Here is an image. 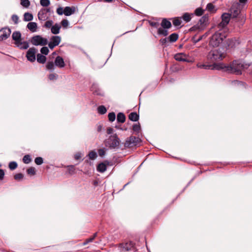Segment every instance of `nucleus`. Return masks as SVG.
<instances>
[{
  "label": "nucleus",
  "mask_w": 252,
  "mask_h": 252,
  "mask_svg": "<svg viewBox=\"0 0 252 252\" xmlns=\"http://www.w3.org/2000/svg\"><path fill=\"white\" fill-rule=\"evenodd\" d=\"M139 115L136 112H131L128 115V118L130 120L133 122H136L139 120Z\"/></svg>",
  "instance_id": "412c9836"
},
{
  "label": "nucleus",
  "mask_w": 252,
  "mask_h": 252,
  "mask_svg": "<svg viewBox=\"0 0 252 252\" xmlns=\"http://www.w3.org/2000/svg\"><path fill=\"white\" fill-rule=\"evenodd\" d=\"M204 13V10H203L201 8H197L195 9L194 11V13L196 15L198 16H201Z\"/></svg>",
  "instance_id": "58836bf2"
},
{
  "label": "nucleus",
  "mask_w": 252,
  "mask_h": 252,
  "mask_svg": "<svg viewBox=\"0 0 252 252\" xmlns=\"http://www.w3.org/2000/svg\"><path fill=\"white\" fill-rule=\"evenodd\" d=\"M182 24V20L179 18H176L173 20V24L175 26H179Z\"/></svg>",
  "instance_id": "72a5a7b5"
},
{
  "label": "nucleus",
  "mask_w": 252,
  "mask_h": 252,
  "mask_svg": "<svg viewBox=\"0 0 252 252\" xmlns=\"http://www.w3.org/2000/svg\"><path fill=\"white\" fill-rule=\"evenodd\" d=\"M61 24L63 28H66L68 25V21L66 19H63L62 21Z\"/></svg>",
  "instance_id": "5fc2aeb1"
},
{
  "label": "nucleus",
  "mask_w": 252,
  "mask_h": 252,
  "mask_svg": "<svg viewBox=\"0 0 252 252\" xmlns=\"http://www.w3.org/2000/svg\"><path fill=\"white\" fill-rule=\"evenodd\" d=\"M105 142V145L110 148H115L120 144V140L116 134L110 136Z\"/></svg>",
  "instance_id": "20e7f679"
},
{
  "label": "nucleus",
  "mask_w": 252,
  "mask_h": 252,
  "mask_svg": "<svg viewBox=\"0 0 252 252\" xmlns=\"http://www.w3.org/2000/svg\"><path fill=\"white\" fill-rule=\"evenodd\" d=\"M140 142V139L135 136H131L126 140L124 146L125 147L130 148L136 146Z\"/></svg>",
  "instance_id": "6e6552de"
},
{
  "label": "nucleus",
  "mask_w": 252,
  "mask_h": 252,
  "mask_svg": "<svg viewBox=\"0 0 252 252\" xmlns=\"http://www.w3.org/2000/svg\"><path fill=\"white\" fill-rule=\"evenodd\" d=\"M96 169L97 171L100 173H103L107 169V165L104 162H101L98 164Z\"/></svg>",
  "instance_id": "aec40b11"
},
{
  "label": "nucleus",
  "mask_w": 252,
  "mask_h": 252,
  "mask_svg": "<svg viewBox=\"0 0 252 252\" xmlns=\"http://www.w3.org/2000/svg\"><path fill=\"white\" fill-rule=\"evenodd\" d=\"M34 161L37 165H41L43 162V158L41 157L36 158Z\"/></svg>",
  "instance_id": "09e8293b"
},
{
  "label": "nucleus",
  "mask_w": 252,
  "mask_h": 252,
  "mask_svg": "<svg viewBox=\"0 0 252 252\" xmlns=\"http://www.w3.org/2000/svg\"><path fill=\"white\" fill-rule=\"evenodd\" d=\"M60 29L61 26L59 25L56 24L51 27V31L52 33L56 34L59 33Z\"/></svg>",
  "instance_id": "5701e85b"
},
{
  "label": "nucleus",
  "mask_w": 252,
  "mask_h": 252,
  "mask_svg": "<svg viewBox=\"0 0 252 252\" xmlns=\"http://www.w3.org/2000/svg\"><path fill=\"white\" fill-rule=\"evenodd\" d=\"M197 66L200 68H204V69H209L212 66V65H206V64L199 63L197 64Z\"/></svg>",
  "instance_id": "c03bdc74"
},
{
  "label": "nucleus",
  "mask_w": 252,
  "mask_h": 252,
  "mask_svg": "<svg viewBox=\"0 0 252 252\" xmlns=\"http://www.w3.org/2000/svg\"><path fill=\"white\" fill-rule=\"evenodd\" d=\"M27 28L32 32H36L37 25L35 22H30L27 24Z\"/></svg>",
  "instance_id": "6ab92c4d"
},
{
  "label": "nucleus",
  "mask_w": 252,
  "mask_h": 252,
  "mask_svg": "<svg viewBox=\"0 0 252 252\" xmlns=\"http://www.w3.org/2000/svg\"><path fill=\"white\" fill-rule=\"evenodd\" d=\"M241 20L242 24H243L245 22V18L244 17V16H242Z\"/></svg>",
  "instance_id": "69168bd1"
},
{
  "label": "nucleus",
  "mask_w": 252,
  "mask_h": 252,
  "mask_svg": "<svg viewBox=\"0 0 252 252\" xmlns=\"http://www.w3.org/2000/svg\"><path fill=\"white\" fill-rule=\"evenodd\" d=\"M46 61V58L45 56L40 54H38L37 55V61L38 63H45Z\"/></svg>",
  "instance_id": "393cba45"
},
{
  "label": "nucleus",
  "mask_w": 252,
  "mask_h": 252,
  "mask_svg": "<svg viewBox=\"0 0 252 252\" xmlns=\"http://www.w3.org/2000/svg\"><path fill=\"white\" fill-rule=\"evenodd\" d=\"M27 172L30 175H34L35 174V169L33 167H30L27 170Z\"/></svg>",
  "instance_id": "e433bc0d"
},
{
  "label": "nucleus",
  "mask_w": 252,
  "mask_h": 252,
  "mask_svg": "<svg viewBox=\"0 0 252 252\" xmlns=\"http://www.w3.org/2000/svg\"><path fill=\"white\" fill-rule=\"evenodd\" d=\"M161 26L163 28L169 29L171 27V23L166 19H163L161 22Z\"/></svg>",
  "instance_id": "4be33fe9"
},
{
  "label": "nucleus",
  "mask_w": 252,
  "mask_h": 252,
  "mask_svg": "<svg viewBox=\"0 0 252 252\" xmlns=\"http://www.w3.org/2000/svg\"><path fill=\"white\" fill-rule=\"evenodd\" d=\"M178 38V35L176 33H172L171 35H169L168 39L171 42H173L176 41Z\"/></svg>",
  "instance_id": "7c9ffc66"
},
{
  "label": "nucleus",
  "mask_w": 252,
  "mask_h": 252,
  "mask_svg": "<svg viewBox=\"0 0 252 252\" xmlns=\"http://www.w3.org/2000/svg\"><path fill=\"white\" fill-rule=\"evenodd\" d=\"M187 55L184 53H177L174 55V59L180 62H186L189 63L190 61L187 59Z\"/></svg>",
  "instance_id": "4468645a"
},
{
  "label": "nucleus",
  "mask_w": 252,
  "mask_h": 252,
  "mask_svg": "<svg viewBox=\"0 0 252 252\" xmlns=\"http://www.w3.org/2000/svg\"><path fill=\"white\" fill-rule=\"evenodd\" d=\"M88 156H89V158L92 159V160L96 158V157H97L96 153L94 151H91L89 153Z\"/></svg>",
  "instance_id": "4c0bfd02"
},
{
  "label": "nucleus",
  "mask_w": 252,
  "mask_h": 252,
  "mask_svg": "<svg viewBox=\"0 0 252 252\" xmlns=\"http://www.w3.org/2000/svg\"><path fill=\"white\" fill-rule=\"evenodd\" d=\"M40 3L42 6L46 7L50 5V2L49 0H40Z\"/></svg>",
  "instance_id": "37998d69"
},
{
  "label": "nucleus",
  "mask_w": 252,
  "mask_h": 252,
  "mask_svg": "<svg viewBox=\"0 0 252 252\" xmlns=\"http://www.w3.org/2000/svg\"><path fill=\"white\" fill-rule=\"evenodd\" d=\"M243 66V64L239 61H234L228 64L229 73H233L237 74H241V70Z\"/></svg>",
  "instance_id": "7ed1b4c3"
},
{
  "label": "nucleus",
  "mask_w": 252,
  "mask_h": 252,
  "mask_svg": "<svg viewBox=\"0 0 252 252\" xmlns=\"http://www.w3.org/2000/svg\"><path fill=\"white\" fill-rule=\"evenodd\" d=\"M192 14H190L188 13H185L182 16L183 19L186 22H188L190 21L191 19Z\"/></svg>",
  "instance_id": "c756f323"
},
{
  "label": "nucleus",
  "mask_w": 252,
  "mask_h": 252,
  "mask_svg": "<svg viewBox=\"0 0 252 252\" xmlns=\"http://www.w3.org/2000/svg\"><path fill=\"white\" fill-rule=\"evenodd\" d=\"M46 68L48 70H54V64L52 62H48L46 65Z\"/></svg>",
  "instance_id": "ea45409f"
},
{
  "label": "nucleus",
  "mask_w": 252,
  "mask_h": 252,
  "mask_svg": "<svg viewBox=\"0 0 252 252\" xmlns=\"http://www.w3.org/2000/svg\"><path fill=\"white\" fill-rule=\"evenodd\" d=\"M231 14L227 13H224L221 15V22L218 25V28L220 29H223L224 30L225 27L228 25L230 21Z\"/></svg>",
  "instance_id": "0eeeda50"
},
{
  "label": "nucleus",
  "mask_w": 252,
  "mask_h": 252,
  "mask_svg": "<svg viewBox=\"0 0 252 252\" xmlns=\"http://www.w3.org/2000/svg\"><path fill=\"white\" fill-rule=\"evenodd\" d=\"M58 75L56 74H50L49 75L48 78L50 80H53L57 79Z\"/></svg>",
  "instance_id": "6e6d98bb"
},
{
  "label": "nucleus",
  "mask_w": 252,
  "mask_h": 252,
  "mask_svg": "<svg viewBox=\"0 0 252 252\" xmlns=\"http://www.w3.org/2000/svg\"><path fill=\"white\" fill-rule=\"evenodd\" d=\"M98 113L100 114H104L107 112L106 107L103 105H100L97 108Z\"/></svg>",
  "instance_id": "cd10ccee"
},
{
  "label": "nucleus",
  "mask_w": 252,
  "mask_h": 252,
  "mask_svg": "<svg viewBox=\"0 0 252 252\" xmlns=\"http://www.w3.org/2000/svg\"><path fill=\"white\" fill-rule=\"evenodd\" d=\"M225 57V54L220 49L211 50L207 55V59L211 62L222 60Z\"/></svg>",
  "instance_id": "f03ea898"
},
{
  "label": "nucleus",
  "mask_w": 252,
  "mask_h": 252,
  "mask_svg": "<svg viewBox=\"0 0 252 252\" xmlns=\"http://www.w3.org/2000/svg\"><path fill=\"white\" fill-rule=\"evenodd\" d=\"M149 24L151 26L155 28H158L159 24L158 22L150 21Z\"/></svg>",
  "instance_id": "4d7b16f0"
},
{
  "label": "nucleus",
  "mask_w": 252,
  "mask_h": 252,
  "mask_svg": "<svg viewBox=\"0 0 252 252\" xmlns=\"http://www.w3.org/2000/svg\"><path fill=\"white\" fill-rule=\"evenodd\" d=\"M49 9L40 10L38 13V18L40 21H45L48 18L47 13Z\"/></svg>",
  "instance_id": "f3484780"
},
{
  "label": "nucleus",
  "mask_w": 252,
  "mask_h": 252,
  "mask_svg": "<svg viewBox=\"0 0 252 252\" xmlns=\"http://www.w3.org/2000/svg\"><path fill=\"white\" fill-rule=\"evenodd\" d=\"M207 9L209 11H212L214 9V5L211 3H209L207 5L206 7Z\"/></svg>",
  "instance_id": "864d4df0"
},
{
  "label": "nucleus",
  "mask_w": 252,
  "mask_h": 252,
  "mask_svg": "<svg viewBox=\"0 0 252 252\" xmlns=\"http://www.w3.org/2000/svg\"><path fill=\"white\" fill-rule=\"evenodd\" d=\"M213 68L217 70H222L223 71L229 72L228 64L223 63H214Z\"/></svg>",
  "instance_id": "ddd939ff"
},
{
  "label": "nucleus",
  "mask_w": 252,
  "mask_h": 252,
  "mask_svg": "<svg viewBox=\"0 0 252 252\" xmlns=\"http://www.w3.org/2000/svg\"><path fill=\"white\" fill-rule=\"evenodd\" d=\"M52 25H53V21H51V20H49V21H47L45 22L44 25V27L46 28H51V27H52Z\"/></svg>",
  "instance_id": "8fccbe9b"
},
{
  "label": "nucleus",
  "mask_w": 252,
  "mask_h": 252,
  "mask_svg": "<svg viewBox=\"0 0 252 252\" xmlns=\"http://www.w3.org/2000/svg\"><path fill=\"white\" fill-rule=\"evenodd\" d=\"M37 50L35 48H31L27 51L26 57L28 61L33 62L35 60V54Z\"/></svg>",
  "instance_id": "9b49d317"
},
{
  "label": "nucleus",
  "mask_w": 252,
  "mask_h": 252,
  "mask_svg": "<svg viewBox=\"0 0 252 252\" xmlns=\"http://www.w3.org/2000/svg\"><path fill=\"white\" fill-rule=\"evenodd\" d=\"M61 41V38L59 36H53L50 38V41L48 43V46L51 49L59 45Z\"/></svg>",
  "instance_id": "1a4fd4ad"
},
{
  "label": "nucleus",
  "mask_w": 252,
  "mask_h": 252,
  "mask_svg": "<svg viewBox=\"0 0 252 252\" xmlns=\"http://www.w3.org/2000/svg\"><path fill=\"white\" fill-rule=\"evenodd\" d=\"M55 64L60 68L64 67L65 63L63 58L61 56H57L55 60Z\"/></svg>",
  "instance_id": "2eb2a0df"
},
{
  "label": "nucleus",
  "mask_w": 252,
  "mask_h": 252,
  "mask_svg": "<svg viewBox=\"0 0 252 252\" xmlns=\"http://www.w3.org/2000/svg\"><path fill=\"white\" fill-rule=\"evenodd\" d=\"M33 19V15L29 12H26L24 15V20L25 21H31Z\"/></svg>",
  "instance_id": "bb28decb"
},
{
  "label": "nucleus",
  "mask_w": 252,
  "mask_h": 252,
  "mask_svg": "<svg viewBox=\"0 0 252 252\" xmlns=\"http://www.w3.org/2000/svg\"><path fill=\"white\" fill-rule=\"evenodd\" d=\"M67 167L69 174H73L75 173V168L74 165H69Z\"/></svg>",
  "instance_id": "a19ab883"
},
{
  "label": "nucleus",
  "mask_w": 252,
  "mask_h": 252,
  "mask_svg": "<svg viewBox=\"0 0 252 252\" xmlns=\"http://www.w3.org/2000/svg\"><path fill=\"white\" fill-rule=\"evenodd\" d=\"M108 117L110 122H113L116 119V115L114 112L109 113Z\"/></svg>",
  "instance_id": "49530a36"
},
{
  "label": "nucleus",
  "mask_w": 252,
  "mask_h": 252,
  "mask_svg": "<svg viewBox=\"0 0 252 252\" xmlns=\"http://www.w3.org/2000/svg\"><path fill=\"white\" fill-rule=\"evenodd\" d=\"M96 236L97 233H94V235L92 236L90 238L85 240V241L83 243V245H86L88 244L89 243L93 242L94 238L96 237Z\"/></svg>",
  "instance_id": "c85d7f7f"
},
{
  "label": "nucleus",
  "mask_w": 252,
  "mask_h": 252,
  "mask_svg": "<svg viewBox=\"0 0 252 252\" xmlns=\"http://www.w3.org/2000/svg\"><path fill=\"white\" fill-rule=\"evenodd\" d=\"M158 33L159 34H162L164 36H166L168 34L167 31L166 30H164L161 28H158Z\"/></svg>",
  "instance_id": "a18cd8bd"
},
{
  "label": "nucleus",
  "mask_w": 252,
  "mask_h": 252,
  "mask_svg": "<svg viewBox=\"0 0 252 252\" xmlns=\"http://www.w3.org/2000/svg\"><path fill=\"white\" fill-rule=\"evenodd\" d=\"M16 46L22 49H27L29 47V44L27 42L20 41L18 44H16Z\"/></svg>",
  "instance_id": "a878e982"
},
{
  "label": "nucleus",
  "mask_w": 252,
  "mask_h": 252,
  "mask_svg": "<svg viewBox=\"0 0 252 252\" xmlns=\"http://www.w3.org/2000/svg\"><path fill=\"white\" fill-rule=\"evenodd\" d=\"M240 4L238 2L234 4L231 8V15L233 18H236L241 12Z\"/></svg>",
  "instance_id": "f8f14e48"
},
{
  "label": "nucleus",
  "mask_w": 252,
  "mask_h": 252,
  "mask_svg": "<svg viewBox=\"0 0 252 252\" xmlns=\"http://www.w3.org/2000/svg\"><path fill=\"white\" fill-rule=\"evenodd\" d=\"M113 129L111 127H108L107 129V133L108 134H110L113 132Z\"/></svg>",
  "instance_id": "0e129e2a"
},
{
  "label": "nucleus",
  "mask_w": 252,
  "mask_h": 252,
  "mask_svg": "<svg viewBox=\"0 0 252 252\" xmlns=\"http://www.w3.org/2000/svg\"><path fill=\"white\" fill-rule=\"evenodd\" d=\"M201 24H200V25L197 24V25L194 26L193 27H191L190 28V30L191 31H202L203 30V29L201 27Z\"/></svg>",
  "instance_id": "f704fd0d"
},
{
  "label": "nucleus",
  "mask_w": 252,
  "mask_h": 252,
  "mask_svg": "<svg viewBox=\"0 0 252 252\" xmlns=\"http://www.w3.org/2000/svg\"><path fill=\"white\" fill-rule=\"evenodd\" d=\"M11 19L15 24H17L19 21V17L17 15H13Z\"/></svg>",
  "instance_id": "603ef678"
},
{
  "label": "nucleus",
  "mask_w": 252,
  "mask_h": 252,
  "mask_svg": "<svg viewBox=\"0 0 252 252\" xmlns=\"http://www.w3.org/2000/svg\"><path fill=\"white\" fill-rule=\"evenodd\" d=\"M32 44L35 46H44L47 44L48 40L46 38H43L41 35H37L33 36L31 40Z\"/></svg>",
  "instance_id": "423d86ee"
},
{
  "label": "nucleus",
  "mask_w": 252,
  "mask_h": 252,
  "mask_svg": "<svg viewBox=\"0 0 252 252\" xmlns=\"http://www.w3.org/2000/svg\"><path fill=\"white\" fill-rule=\"evenodd\" d=\"M248 0H239V4H240V6H243L245 4L247 3Z\"/></svg>",
  "instance_id": "680f3d73"
},
{
  "label": "nucleus",
  "mask_w": 252,
  "mask_h": 252,
  "mask_svg": "<svg viewBox=\"0 0 252 252\" xmlns=\"http://www.w3.org/2000/svg\"><path fill=\"white\" fill-rule=\"evenodd\" d=\"M24 177L22 173H18L14 175V179L16 180H20Z\"/></svg>",
  "instance_id": "3c124183"
},
{
  "label": "nucleus",
  "mask_w": 252,
  "mask_h": 252,
  "mask_svg": "<svg viewBox=\"0 0 252 252\" xmlns=\"http://www.w3.org/2000/svg\"><path fill=\"white\" fill-rule=\"evenodd\" d=\"M98 153L99 156L102 157L105 154V151L103 149H100L98 150Z\"/></svg>",
  "instance_id": "bf43d9fd"
},
{
  "label": "nucleus",
  "mask_w": 252,
  "mask_h": 252,
  "mask_svg": "<svg viewBox=\"0 0 252 252\" xmlns=\"http://www.w3.org/2000/svg\"><path fill=\"white\" fill-rule=\"evenodd\" d=\"M160 41L162 43V44H164L166 43V39L165 38V39H161L160 40Z\"/></svg>",
  "instance_id": "338daca9"
},
{
  "label": "nucleus",
  "mask_w": 252,
  "mask_h": 252,
  "mask_svg": "<svg viewBox=\"0 0 252 252\" xmlns=\"http://www.w3.org/2000/svg\"><path fill=\"white\" fill-rule=\"evenodd\" d=\"M41 53L43 54L47 55L49 53V49L47 47H43L40 50Z\"/></svg>",
  "instance_id": "de8ad7c7"
},
{
  "label": "nucleus",
  "mask_w": 252,
  "mask_h": 252,
  "mask_svg": "<svg viewBox=\"0 0 252 252\" xmlns=\"http://www.w3.org/2000/svg\"><path fill=\"white\" fill-rule=\"evenodd\" d=\"M132 129L134 131L139 133L141 130V127L139 123L133 125Z\"/></svg>",
  "instance_id": "2f4dec72"
},
{
  "label": "nucleus",
  "mask_w": 252,
  "mask_h": 252,
  "mask_svg": "<svg viewBox=\"0 0 252 252\" xmlns=\"http://www.w3.org/2000/svg\"><path fill=\"white\" fill-rule=\"evenodd\" d=\"M81 158V154L80 153H77L74 155V158L76 160L80 159Z\"/></svg>",
  "instance_id": "e2e57ef3"
},
{
  "label": "nucleus",
  "mask_w": 252,
  "mask_h": 252,
  "mask_svg": "<svg viewBox=\"0 0 252 252\" xmlns=\"http://www.w3.org/2000/svg\"><path fill=\"white\" fill-rule=\"evenodd\" d=\"M31 160V156L29 155H25L23 158V161L26 164L29 163Z\"/></svg>",
  "instance_id": "473e14b6"
},
{
  "label": "nucleus",
  "mask_w": 252,
  "mask_h": 252,
  "mask_svg": "<svg viewBox=\"0 0 252 252\" xmlns=\"http://www.w3.org/2000/svg\"><path fill=\"white\" fill-rule=\"evenodd\" d=\"M226 30V29L224 30L220 29L218 32H216L212 36L209 42V45L213 47L219 46L227 36L226 33L224 32Z\"/></svg>",
  "instance_id": "f257e3e1"
},
{
  "label": "nucleus",
  "mask_w": 252,
  "mask_h": 252,
  "mask_svg": "<svg viewBox=\"0 0 252 252\" xmlns=\"http://www.w3.org/2000/svg\"><path fill=\"white\" fill-rule=\"evenodd\" d=\"M202 38V36H200L197 40H196L195 42H197L198 41H199L200 40H201Z\"/></svg>",
  "instance_id": "774afa93"
},
{
  "label": "nucleus",
  "mask_w": 252,
  "mask_h": 252,
  "mask_svg": "<svg viewBox=\"0 0 252 252\" xmlns=\"http://www.w3.org/2000/svg\"><path fill=\"white\" fill-rule=\"evenodd\" d=\"M21 4L25 7H28L30 5V2L29 0H21Z\"/></svg>",
  "instance_id": "79ce46f5"
},
{
  "label": "nucleus",
  "mask_w": 252,
  "mask_h": 252,
  "mask_svg": "<svg viewBox=\"0 0 252 252\" xmlns=\"http://www.w3.org/2000/svg\"><path fill=\"white\" fill-rule=\"evenodd\" d=\"M117 120L118 122L123 123L126 121V116L123 113H119L117 115Z\"/></svg>",
  "instance_id": "b1692460"
},
{
  "label": "nucleus",
  "mask_w": 252,
  "mask_h": 252,
  "mask_svg": "<svg viewBox=\"0 0 252 252\" xmlns=\"http://www.w3.org/2000/svg\"><path fill=\"white\" fill-rule=\"evenodd\" d=\"M75 8L74 7L66 6L63 10V14L65 16H70L75 12Z\"/></svg>",
  "instance_id": "a211bd4d"
},
{
  "label": "nucleus",
  "mask_w": 252,
  "mask_h": 252,
  "mask_svg": "<svg viewBox=\"0 0 252 252\" xmlns=\"http://www.w3.org/2000/svg\"><path fill=\"white\" fill-rule=\"evenodd\" d=\"M4 176V172L3 169H0V180H2Z\"/></svg>",
  "instance_id": "052dcab7"
},
{
  "label": "nucleus",
  "mask_w": 252,
  "mask_h": 252,
  "mask_svg": "<svg viewBox=\"0 0 252 252\" xmlns=\"http://www.w3.org/2000/svg\"><path fill=\"white\" fill-rule=\"evenodd\" d=\"M12 38L15 41V44L16 45L18 44L21 40V34L20 32L15 31L12 34Z\"/></svg>",
  "instance_id": "dca6fc26"
},
{
  "label": "nucleus",
  "mask_w": 252,
  "mask_h": 252,
  "mask_svg": "<svg viewBox=\"0 0 252 252\" xmlns=\"http://www.w3.org/2000/svg\"><path fill=\"white\" fill-rule=\"evenodd\" d=\"M11 30L7 27L2 28L0 30V40L2 41L6 39L10 35Z\"/></svg>",
  "instance_id": "9d476101"
},
{
  "label": "nucleus",
  "mask_w": 252,
  "mask_h": 252,
  "mask_svg": "<svg viewBox=\"0 0 252 252\" xmlns=\"http://www.w3.org/2000/svg\"><path fill=\"white\" fill-rule=\"evenodd\" d=\"M17 163L15 161H11L9 162L8 167L10 170H14L17 167Z\"/></svg>",
  "instance_id": "c9c22d12"
},
{
  "label": "nucleus",
  "mask_w": 252,
  "mask_h": 252,
  "mask_svg": "<svg viewBox=\"0 0 252 252\" xmlns=\"http://www.w3.org/2000/svg\"><path fill=\"white\" fill-rule=\"evenodd\" d=\"M120 252H134L136 251L134 244L130 241L119 244Z\"/></svg>",
  "instance_id": "39448f33"
},
{
  "label": "nucleus",
  "mask_w": 252,
  "mask_h": 252,
  "mask_svg": "<svg viewBox=\"0 0 252 252\" xmlns=\"http://www.w3.org/2000/svg\"><path fill=\"white\" fill-rule=\"evenodd\" d=\"M63 10L64 9L61 7H60L59 8H57V13L60 15H62L63 14Z\"/></svg>",
  "instance_id": "13d9d810"
}]
</instances>
